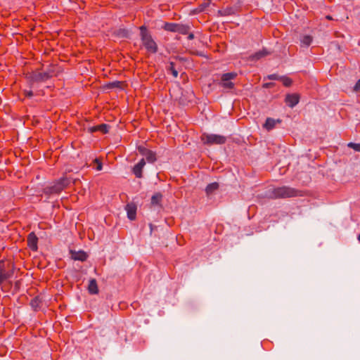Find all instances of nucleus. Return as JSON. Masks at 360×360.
<instances>
[{"label":"nucleus","instance_id":"26","mask_svg":"<svg viewBox=\"0 0 360 360\" xmlns=\"http://www.w3.org/2000/svg\"><path fill=\"white\" fill-rule=\"evenodd\" d=\"M138 150L139 152L143 156H145V154H146L147 153H148V151L150 150L147 149L146 148L143 147V146H139L138 147Z\"/></svg>","mask_w":360,"mask_h":360},{"label":"nucleus","instance_id":"16","mask_svg":"<svg viewBox=\"0 0 360 360\" xmlns=\"http://www.w3.org/2000/svg\"><path fill=\"white\" fill-rule=\"evenodd\" d=\"M269 54V51H267L266 49H262L261 51L256 52L255 54L252 55L250 56V58L252 60H257L263 57L268 56Z\"/></svg>","mask_w":360,"mask_h":360},{"label":"nucleus","instance_id":"30","mask_svg":"<svg viewBox=\"0 0 360 360\" xmlns=\"http://www.w3.org/2000/svg\"><path fill=\"white\" fill-rule=\"evenodd\" d=\"M25 95L27 96V97H32L33 96V93L32 91H25Z\"/></svg>","mask_w":360,"mask_h":360},{"label":"nucleus","instance_id":"9","mask_svg":"<svg viewBox=\"0 0 360 360\" xmlns=\"http://www.w3.org/2000/svg\"><path fill=\"white\" fill-rule=\"evenodd\" d=\"M37 241L38 238L34 234V233L32 232L28 235L27 244L31 250L34 251H36L37 250Z\"/></svg>","mask_w":360,"mask_h":360},{"label":"nucleus","instance_id":"28","mask_svg":"<svg viewBox=\"0 0 360 360\" xmlns=\"http://www.w3.org/2000/svg\"><path fill=\"white\" fill-rule=\"evenodd\" d=\"M94 162L96 164V169L97 171H101L102 169V163L98 159L94 160Z\"/></svg>","mask_w":360,"mask_h":360},{"label":"nucleus","instance_id":"20","mask_svg":"<svg viewBox=\"0 0 360 360\" xmlns=\"http://www.w3.org/2000/svg\"><path fill=\"white\" fill-rule=\"evenodd\" d=\"M161 198H162V195L160 194H159V193L155 194L152 196L151 203L153 205H158L160 202Z\"/></svg>","mask_w":360,"mask_h":360},{"label":"nucleus","instance_id":"7","mask_svg":"<svg viewBox=\"0 0 360 360\" xmlns=\"http://www.w3.org/2000/svg\"><path fill=\"white\" fill-rule=\"evenodd\" d=\"M285 101L289 107L293 108L299 103L300 96L297 94H288Z\"/></svg>","mask_w":360,"mask_h":360},{"label":"nucleus","instance_id":"13","mask_svg":"<svg viewBox=\"0 0 360 360\" xmlns=\"http://www.w3.org/2000/svg\"><path fill=\"white\" fill-rule=\"evenodd\" d=\"M127 217L130 220H134L136 218V207L134 204H127L126 206Z\"/></svg>","mask_w":360,"mask_h":360},{"label":"nucleus","instance_id":"29","mask_svg":"<svg viewBox=\"0 0 360 360\" xmlns=\"http://www.w3.org/2000/svg\"><path fill=\"white\" fill-rule=\"evenodd\" d=\"M354 91L357 92L360 91V79L356 82L354 87Z\"/></svg>","mask_w":360,"mask_h":360},{"label":"nucleus","instance_id":"14","mask_svg":"<svg viewBox=\"0 0 360 360\" xmlns=\"http://www.w3.org/2000/svg\"><path fill=\"white\" fill-rule=\"evenodd\" d=\"M281 122L280 120H274L273 118H267L263 127L268 131L271 130L274 128L276 123Z\"/></svg>","mask_w":360,"mask_h":360},{"label":"nucleus","instance_id":"15","mask_svg":"<svg viewBox=\"0 0 360 360\" xmlns=\"http://www.w3.org/2000/svg\"><path fill=\"white\" fill-rule=\"evenodd\" d=\"M88 290L90 294L96 295L98 292V285L96 279L93 278L89 281Z\"/></svg>","mask_w":360,"mask_h":360},{"label":"nucleus","instance_id":"2","mask_svg":"<svg viewBox=\"0 0 360 360\" xmlns=\"http://www.w3.org/2000/svg\"><path fill=\"white\" fill-rule=\"evenodd\" d=\"M71 181L70 178L62 177L51 185L46 186L44 188V193L49 195L59 193L70 184Z\"/></svg>","mask_w":360,"mask_h":360},{"label":"nucleus","instance_id":"1","mask_svg":"<svg viewBox=\"0 0 360 360\" xmlns=\"http://www.w3.org/2000/svg\"><path fill=\"white\" fill-rule=\"evenodd\" d=\"M140 32L143 46L148 52L155 53L158 51V45L146 27L141 26L140 27Z\"/></svg>","mask_w":360,"mask_h":360},{"label":"nucleus","instance_id":"25","mask_svg":"<svg viewBox=\"0 0 360 360\" xmlns=\"http://www.w3.org/2000/svg\"><path fill=\"white\" fill-rule=\"evenodd\" d=\"M11 274L9 272H1L0 274V278H1L2 281L4 282L6 279L11 278Z\"/></svg>","mask_w":360,"mask_h":360},{"label":"nucleus","instance_id":"21","mask_svg":"<svg viewBox=\"0 0 360 360\" xmlns=\"http://www.w3.org/2000/svg\"><path fill=\"white\" fill-rule=\"evenodd\" d=\"M281 81L285 86H290L292 83V79L288 77H281Z\"/></svg>","mask_w":360,"mask_h":360},{"label":"nucleus","instance_id":"32","mask_svg":"<svg viewBox=\"0 0 360 360\" xmlns=\"http://www.w3.org/2000/svg\"><path fill=\"white\" fill-rule=\"evenodd\" d=\"M194 38V34L193 33H191L188 36V39L191 40Z\"/></svg>","mask_w":360,"mask_h":360},{"label":"nucleus","instance_id":"18","mask_svg":"<svg viewBox=\"0 0 360 360\" xmlns=\"http://www.w3.org/2000/svg\"><path fill=\"white\" fill-rule=\"evenodd\" d=\"M300 41L302 46H309L312 41V37L309 35H304L302 37Z\"/></svg>","mask_w":360,"mask_h":360},{"label":"nucleus","instance_id":"27","mask_svg":"<svg viewBox=\"0 0 360 360\" xmlns=\"http://www.w3.org/2000/svg\"><path fill=\"white\" fill-rule=\"evenodd\" d=\"M269 79L271 80H281V77L276 74H272L267 76Z\"/></svg>","mask_w":360,"mask_h":360},{"label":"nucleus","instance_id":"22","mask_svg":"<svg viewBox=\"0 0 360 360\" xmlns=\"http://www.w3.org/2000/svg\"><path fill=\"white\" fill-rule=\"evenodd\" d=\"M122 82L119 81H115L109 83L108 87L109 88H122Z\"/></svg>","mask_w":360,"mask_h":360},{"label":"nucleus","instance_id":"24","mask_svg":"<svg viewBox=\"0 0 360 360\" xmlns=\"http://www.w3.org/2000/svg\"><path fill=\"white\" fill-rule=\"evenodd\" d=\"M347 146L350 148L354 149L355 151L360 152V143L350 142L347 144Z\"/></svg>","mask_w":360,"mask_h":360},{"label":"nucleus","instance_id":"33","mask_svg":"<svg viewBox=\"0 0 360 360\" xmlns=\"http://www.w3.org/2000/svg\"><path fill=\"white\" fill-rule=\"evenodd\" d=\"M326 18L328 19V20H331L332 19V18L330 15H327Z\"/></svg>","mask_w":360,"mask_h":360},{"label":"nucleus","instance_id":"12","mask_svg":"<svg viewBox=\"0 0 360 360\" xmlns=\"http://www.w3.org/2000/svg\"><path fill=\"white\" fill-rule=\"evenodd\" d=\"M71 258L74 260L85 261L87 259V255L84 251H70Z\"/></svg>","mask_w":360,"mask_h":360},{"label":"nucleus","instance_id":"4","mask_svg":"<svg viewBox=\"0 0 360 360\" xmlns=\"http://www.w3.org/2000/svg\"><path fill=\"white\" fill-rule=\"evenodd\" d=\"M202 141L205 144H224L226 141V138L221 135L218 134H202Z\"/></svg>","mask_w":360,"mask_h":360},{"label":"nucleus","instance_id":"10","mask_svg":"<svg viewBox=\"0 0 360 360\" xmlns=\"http://www.w3.org/2000/svg\"><path fill=\"white\" fill-rule=\"evenodd\" d=\"M51 77L49 72H37L32 76V80L33 82H44Z\"/></svg>","mask_w":360,"mask_h":360},{"label":"nucleus","instance_id":"31","mask_svg":"<svg viewBox=\"0 0 360 360\" xmlns=\"http://www.w3.org/2000/svg\"><path fill=\"white\" fill-rule=\"evenodd\" d=\"M31 305L32 306V307H37V299L32 300V302H31Z\"/></svg>","mask_w":360,"mask_h":360},{"label":"nucleus","instance_id":"6","mask_svg":"<svg viewBox=\"0 0 360 360\" xmlns=\"http://www.w3.org/2000/svg\"><path fill=\"white\" fill-rule=\"evenodd\" d=\"M237 73L236 72H228L224 73L221 77V86L226 89H232L234 87V84L231 80L236 79Z\"/></svg>","mask_w":360,"mask_h":360},{"label":"nucleus","instance_id":"19","mask_svg":"<svg viewBox=\"0 0 360 360\" xmlns=\"http://www.w3.org/2000/svg\"><path fill=\"white\" fill-rule=\"evenodd\" d=\"M144 157L146 158L147 161L150 163H153L154 162L156 161V155L154 152H153L151 150H149L148 153L145 154Z\"/></svg>","mask_w":360,"mask_h":360},{"label":"nucleus","instance_id":"23","mask_svg":"<svg viewBox=\"0 0 360 360\" xmlns=\"http://www.w3.org/2000/svg\"><path fill=\"white\" fill-rule=\"evenodd\" d=\"M169 70L171 71L172 75L174 77H177L178 76V71L174 68V63L173 62H170Z\"/></svg>","mask_w":360,"mask_h":360},{"label":"nucleus","instance_id":"5","mask_svg":"<svg viewBox=\"0 0 360 360\" xmlns=\"http://www.w3.org/2000/svg\"><path fill=\"white\" fill-rule=\"evenodd\" d=\"M164 29L169 32L186 34L190 30V27L186 25L167 22L164 25Z\"/></svg>","mask_w":360,"mask_h":360},{"label":"nucleus","instance_id":"35","mask_svg":"<svg viewBox=\"0 0 360 360\" xmlns=\"http://www.w3.org/2000/svg\"><path fill=\"white\" fill-rule=\"evenodd\" d=\"M3 283L1 278H0V285Z\"/></svg>","mask_w":360,"mask_h":360},{"label":"nucleus","instance_id":"34","mask_svg":"<svg viewBox=\"0 0 360 360\" xmlns=\"http://www.w3.org/2000/svg\"><path fill=\"white\" fill-rule=\"evenodd\" d=\"M264 86H265L266 87H268V86H269V84H266Z\"/></svg>","mask_w":360,"mask_h":360},{"label":"nucleus","instance_id":"3","mask_svg":"<svg viewBox=\"0 0 360 360\" xmlns=\"http://www.w3.org/2000/svg\"><path fill=\"white\" fill-rule=\"evenodd\" d=\"M297 191L294 188L288 186H282L274 188L271 197L278 198H290L297 195Z\"/></svg>","mask_w":360,"mask_h":360},{"label":"nucleus","instance_id":"8","mask_svg":"<svg viewBox=\"0 0 360 360\" xmlns=\"http://www.w3.org/2000/svg\"><path fill=\"white\" fill-rule=\"evenodd\" d=\"M146 165V162L143 158H142L136 165H135L132 169V172L137 178L142 177V170L144 166Z\"/></svg>","mask_w":360,"mask_h":360},{"label":"nucleus","instance_id":"11","mask_svg":"<svg viewBox=\"0 0 360 360\" xmlns=\"http://www.w3.org/2000/svg\"><path fill=\"white\" fill-rule=\"evenodd\" d=\"M90 133H94L96 131H101L103 134H106L109 130V125L106 124H101L99 125L94 126L88 129Z\"/></svg>","mask_w":360,"mask_h":360},{"label":"nucleus","instance_id":"17","mask_svg":"<svg viewBox=\"0 0 360 360\" xmlns=\"http://www.w3.org/2000/svg\"><path fill=\"white\" fill-rule=\"evenodd\" d=\"M219 188V184L216 182L210 184L207 186L205 191L207 195H210L212 194L215 191Z\"/></svg>","mask_w":360,"mask_h":360}]
</instances>
